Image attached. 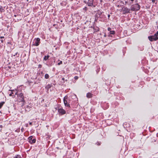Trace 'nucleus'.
<instances>
[{
  "mask_svg": "<svg viewBox=\"0 0 158 158\" xmlns=\"http://www.w3.org/2000/svg\"><path fill=\"white\" fill-rule=\"evenodd\" d=\"M18 100L19 102H21V106H23L25 102L24 101V96L22 93H21L18 95Z\"/></svg>",
  "mask_w": 158,
  "mask_h": 158,
  "instance_id": "nucleus-1",
  "label": "nucleus"
},
{
  "mask_svg": "<svg viewBox=\"0 0 158 158\" xmlns=\"http://www.w3.org/2000/svg\"><path fill=\"white\" fill-rule=\"evenodd\" d=\"M140 6L138 3L132 5L131 6V10L132 11H138L139 10Z\"/></svg>",
  "mask_w": 158,
  "mask_h": 158,
  "instance_id": "nucleus-2",
  "label": "nucleus"
},
{
  "mask_svg": "<svg viewBox=\"0 0 158 158\" xmlns=\"http://www.w3.org/2000/svg\"><path fill=\"white\" fill-rule=\"evenodd\" d=\"M70 100L68 98L67 96H65L63 99V101L64 105L65 106L70 107V105L69 104Z\"/></svg>",
  "mask_w": 158,
  "mask_h": 158,
  "instance_id": "nucleus-3",
  "label": "nucleus"
},
{
  "mask_svg": "<svg viewBox=\"0 0 158 158\" xmlns=\"http://www.w3.org/2000/svg\"><path fill=\"white\" fill-rule=\"evenodd\" d=\"M148 38L151 41H156L158 39V34L156 33L153 35L148 36Z\"/></svg>",
  "mask_w": 158,
  "mask_h": 158,
  "instance_id": "nucleus-4",
  "label": "nucleus"
},
{
  "mask_svg": "<svg viewBox=\"0 0 158 158\" xmlns=\"http://www.w3.org/2000/svg\"><path fill=\"white\" fill-rule=\"evenodd\" d=\"M33 43V45L38 46L39 45L40 43V39L38 38L35 39L34 40Z\"/></svg>",
  "mask_w": 158,
  "mask_h": 158,
  "instance_id": "nucleus-5",
  "label": "nucleus"
},
{
  "mask_svg": "<svg viewBox=\"0 0 158 158\" xmlns=\"http://www.w3.org/2000/svg\"><path fill=\"white\" fill-rule=\"evenodd\" d=\"M130 9L127 8V7H123L122 8V12L123 14L130 13Z\"/></svg>",
  "mask_w": 158,
  "mask_h": 158,
  "instance_id": "nucleus-6",
  "label": "nucleus"
},
{
  "mask_svg": "<svg viewBox=\"0 0 158 158\" xmlns=\"http://www.w3.org/2000/svg\"><path fill=\"white\" fill-rule=\"evenodd\" d=\"M32 106V105L31 104H29L28 105H27L25 107V110L26 111H29L30 110H31Z\"/></svg>",
  "mask_w": 158,
  "mask_h": 158,
  "instance_id": "nucleus-7",
  "label": "nucleus"
},
{
  "mask_svg": "<svg viewBox=\"0 0 158 158\" xmlns=\"http://www.w3.org/2000/svg\"><path fill=\"white\" fill-rule=\"evenodd\" d=\"M32 138L33 137L32 136H30L28 138L29 142L31 144L35 143L36 140V139H32Z\"/></svg>",
  "mask_w": 158,
  "mask_h": 158,
  "instance_id": "nucleus-8",
  "label": "nucleus"
},
{
  "mask_svg": "<svg viewBox=\"0 0 158 158\" xmlns=\"http://www.w3.org/2000/svg\"><path fill=\"white\" fill-rule=\"evenodd\" d=\"M58 112L59 114L63 115L65 113V111L62 108H59L58 109Z\"/></svg>",
  "mask_w": 158,
  "mask_h": 158,
  "instance_id": "nucleus-9",
  "label": "nucleus"
},
{
  "mask_svg": "<svg viewBox=\"0 0 158 158\" xmlns=\"http://www.w3.org/2000/svg\"><path fill=\"white\" fill-rule=\"evenodd\" d=\"M101 16V14L99 13H97L95 15V20H98L100 19Z\"/></svg>",
  "mask_w": 158,
  "mask_h": 158,
  "instance_id": "nucleus-10",
  "label": "nucleus"
},
{
  "mask_svg": "<svg viewBox=\"0 0 158 158\" xmlns=\"http://www.w3.org/2000/svg\"><path fill=\"white\" fill-rule=\"evenodd\" d=\"M94 0H88L87 2L88 6H92L93 4Z\"/></svg>",
  "mask_w": 158,
  "mask_h": 158,
  "instance_id": "nucleus-11",
  "label": "nucleus"
},
{
  "mask_svg": "<svg viewBox=\"0 0 158 158\" xmlns=\"http://www.w3.org/2000/svg\"><path fill=\"white\" fill-rule=\"evenodd\" d=\"M6 6L3 7L0 6V11L1 13L5 11V9Z\"/></svg>",
  "mask_w": 158,
  "mask_h": 158,
  "instance_id": "nucleus-12",
  "label": "nucleus"
},
{
  "mask_svg": "<svg viewBox=\"0 0 158 158\" xmlns=\"http://www.w3.org/2000/svg\"><path fill=\"white\" fill-rule=\"evenodd\" d=\"M93 96V94L90 93H88L86 94V97L87 98H92Z\"/></svg>",
  "mask_w": 158,
  "mask_h": 158,
  "instance_id": "nucleus-13",
  "label": "nucleus"
},
{
  "mask_svg": "<svg viewBox=\"0 0 158 158\" xmlns=\"http://www.w3.org/2000/svg\"><path fill=\"white\" fill-rule=\"evenodd\" d=\"M93 29L94 30V32H96L99 31V29L97 27H94Z\"/></svg>",
  "mask_w": 158,
  "mask_h": 158,
  "instance_id": "nucleus-14",
  "label": "nucleus"
},
{
  "mask_svg": "<svg viewBox=\"0 0 158 158\" xmlns=\"http://www.w3.org/2000/svg\"><path fill=\"white\" fill-rule=\"evenodd\" d=\"M49 57V55H48L47 56H45L44 58V60L45 61L47 60L48 59Z\"/></svg>",
  "mask_w": 158,
  "mask_h": 158,
  "instance_id": "nucleus-15",
  "label": "nucleus"
},
{
  "mask_svg": "<svg viewBox=\"0 0 158 158\" xmlns=\"http://www.w3.org/2000/svg\"><path fill=\"white\" fill-rule=\"evenodd\" d=\"M52 85L50 84H48L46 87L45 88L47 89H48L52 87Z\"/></svg>",
  "mask_w": 158,
  "mask_h": 158,
  "instance_id": "nucleus-16",
  "label": "nucleus"
},
{
  "mask_svg": "<svg viewBox=\"0 0 158 158\" xmlns=\"http://www.w3.org/2000/svg\"><path fill=\"white\" fill-rule=\"evenodd\" d=\"M5 103V102H2L1 103H0V109L1 108L3 104Z\"/></svg>",
  "mask_w": 158,
  "mask_h": 158,
  "instance_id": "nucleus-17",
  "label": "nucleus"
},
{
  "mask_svg": "<svg viewBox=\"0 0 158 158\" xmlns=\"http://www.w3.org/2000/svg\"><path fill=\"white\" fill-rule=\"evenodd\" d=\"M49 76L48 74H45L44 77L45 79H47L49 78Z\"/></svg>",
  "mask_w": 158,
  "mask_h": 158,
  "instance_id": "nucleus-18",
  "label": "nucleus"
},
{
  "mask_svg": "<svg viewBox=\"0 0 158 158\" xmlns=\"http://www.w3.org/2000/svg\"><path fill=\"white\" fill-rule=\"evenodd\" d=\"M14 158H21V157L20 155H18L15 156Z\"/></svg>",
  "mask_w": 158,
  "mask_h": 158,
  "instance_id": "nucleus-19",
  "label": "nucleus"
},
{
  "mask_svg": "<svg viewBox=\"0 0 158 158\" xmlns=\"http://www.w3.org/2000/svg\"><path fill=\"white\" fill-rule=\"evenodd\" d=\"M110 34H114V33H115V31H110Z\"/></svg>",
  "mask_w": 158,
  "mask_h": 158,
  "instance_id": "nucleus-20",
  "label": "nucleus"
},
{
  "mask_svg": "<svg viewBox=\"0 0 158 158\" xmlns=\"http://www.w3.org/2000/svg\"><path fill=\"white\" fill-rule=\"evenodd\" d=\"M62 64V61H60V62L58 63V65H60Z\"/></svg>",
  "mask_w": 158,
  "mask_h": 158,
  "instance_id": "nucleus-21",
  "label": "nucleus"
},
{
  "mask_svg": "<svg viewBox=\"0 0 158 158\" xmlns=\"http://www.w3.org/2000/svg\"><path fill=\"white\" fill-rule=\"evenodd\" d=\"M128 0L129 1V2H130V1H131V2H130V3L131 4L134 1V0Z\"/></svg>",
  "mask_w": 158,
  "mask_h": 158,
  "instance_id": "nucleus-22",
  "label": "nucleus"
},
{
  "mask_svg": "<svg viewBox=\"0 0 158 158\" xmlns=\"http://www.w3.org/2000/svg\"><path fill=\"white\" fill-rule=\"evenodd\" d=\"M74 78L75 79V80H77L78 78V77L77 76H75L74 77Z\"/></svg>",
  "mask_w": 158,
  "mask_h": 158,
  "instance_id": "nucleus-23",
  "label": "nucleus"
},
{
  "mask_svg": "<svg viewBox=\"0 0 158 158\" xmlns=\"http://www.w3.org/2000/svg\"><path fill=\"white\" fill-rule=\"evenodd\" d=\"M21 131L22 132H23L24 131V129L23 127H22L21 129Z\"/></svg>",
  "mask_w": 158,
  "mask_h": 158,
  "instance_id": "nucleus-24",
  "label": "nucleus"
},
{
  "mask_svg": "<svg viewBox=\"0 0 158 158\" xmlns=\"http://www.w3.org/2000/svg\"><path fill=\"white\" fill-rule=\"evenodd\" d=\"M111 28L110 27H108V31H111Z\"/></svg>",
  "mask_w": 158,
  "mask_h": 158,
  "instance_id": "nucleus-25",
  "label": "nucleus"
},
{
  "mask_svg": "<svg viewBox=\"0 0 158 158\" xmlns=\"http://www.w3.org/2000/svg\"><path fill=\"white\" fill-rule=\"evenodd\" d=\"M13 94V93L11 92V93L9 94L10 96H11L12 95V94Z\"/></svg>",
  "mask_w": 158,
  "mask_h": 158,
  "instance_id": "nucleus-26",
  "label": "nucleus"
},
{
  "mask_svg": "<svg viewBox=\"0 0 158 158\" xmlns=\"http://www.w3.org/2000/svg\"><path fill=\"white\" fill-rule=\"evenodd\" d=\"M0 38L1 39L4 38V37L3 36H0Z\"/></svg>",
  "mask_w": 158,
  "mask_h": 158,
  "instance_id": "nucleus-27",
  "label": "nucleus"
},
{
  "mask_svg": "<svg viewBox=\"0 0 158 158\" xmlns=\"http://www.w3.org/2000/svg\"><path fill=\"white\" fill-rule=\"evenodd\" d=\"M129 2V1L128 0H127V1H126V2H125V3H127V2Z\"/></svg>",
  "mask_w": 158,
  "mask_h": 158,
  "instance_id": "nucleus-28",
  "label": "nucleus"
},
{
  "mask_svg": "<svg viewBox=\"0 0 158 158\" xmlns=\"http://www.w3.org/2000/svg\"><path fill=\"white\" fill-rule=\"evenodd\" d=\"M110 15H108V19H109V18L110 17Z\"/></svg>",
  "mask_w": 158,
  "mask_h": 158,
  "instance_id": "nucleus-29",
  "label": "nucleus"
},
{
  "mask_svg": "<svg viewBox=\"0 0 158 158\" xmlns=\"http://www.w3.org/2000/svg\"><path fill=\"white\" fill-rule=\"evenodd\" d=\"M1 42L2 43L3 42V40H1Z\"/></svg>",
  "mask_w": 158,
  "mask_h": 158,
  "instance_id": "nucleus-30",
  "label": "nucleus"
},
{
  "mask_svg": "<svg viewBox=\"0 0 158 158\" xmlns=\"http://www.w3.org/2000/svg\"><path fill=\"white\" fill-rule=\"evenodd\" d=\"M32 122H30L29 124L31 125H32Z\"/></svg>",
  "mask_w": 158,
  "mask_h": 158,
  "instance_id": "nucleus-31",
  "label": "nucleus"
},
{
  "mask_svg": "<svg viewBox=\"0 0 158 158\" xmlns=\"http://www.w3.org/2000/svg\"><path fill=\"white\" fill-rule=\"evenodd\" d=\"M2 125H0V127L2 128Z\"/></svg>",
  "mask_w": 158,
  "mask_h": 158,
  "instance_id": "nucleus-32",
  "label": "nucleus"
},
{
  "mask_svg": "<svg viewBox=\"0 0 158 158\" xmlns=\"http://www.w3.org/2000/svg\"><path fill=\"white\" fill-rule=\"evenodd\" d=\"M62 79L63 80H64V78L63 77V78H62Z\"/></svg>",
  "mask_w": 158,
  "mask_h": 158,
  "instance_id": "nucleus-33",
  "label": "nucleus"
},
{
  "mask_svg": "<svg viewBox=\"0 0 158 158\" xmlns=\"http://www.w3.org/2000/svg\"><path fill=\"white\" fill-rule=\"evenodd\" d=\"M26 127H28V124H26Z\"/></svg>",
  "mask_w": 158,
  "mask_h": 158,
  "instance_id": "nucleus-34",
  "label": "nucleus"
},
{
  "mask_svg": "<svg viewBox=\"0 0 158 158\" xmlns=\"http://www.w3.org/2000/svg\"><path fill=\"white\" fill-rule=\"evenodd\" d=\"M98 145H100V143L98 142Z\"/></svg>",
  "mask_w": 158,
  "mask_h": 158,
  "instance_id": "nucleus-35",
  "label": "nucleus"
},
{
  "mask_svg": "<svg viewBox=\"0 0 158 158\" xmlns=\"http://www.w3.org/2000/svg\"><path fill=\"white\" fill-rule=\"evenodd\" d=\"M17 54V52L14 55V56H15V55H16Z\"/></svg>",
  "mask_w": 158,
  "mask_h": 158,
  "instance_id": "nucleus-36",
  "label": "nucleus"
},
{
  "mask_svg": "<svg viewBox=\"0 0 158 158\" xmlns=\"http://www.w3.org/2000/svg\"><path fill=\"white\" fill-rule=\"evenodd\" d=\"M16 15H14V16L15 17H16Z\"/></svg>",
  "mask_w": 158,
  "mask_h": 158,
  "instance_id": "nucleus-37",
  "label": "nucleus"
},
{
  "mask_svg": "<svg viewBox=\"0 0 158 158\" xmlns=\"http://www.w3.org/2000/svg\"><path fill=\"white\" fill-rule=\"evenodd\" d=\"M61 22H62V20H61V21H60Z\"/></svg>",
  "mask_w": 158,
  "mask_h": 158,
  "instance_id": "nucleus-38",
  "label": "nucleus"
},
{
  "mask_svg": "<svg viewBox=\"0 0 158 158\" xmlns=\"http://www.w3.org/2000/svg\"><path fill=\"white\" fill-rule=\"evenodd\" d=\"M17 93H15V94H16Z\"/></svg>",
  "mask_w": 158,
  "mask_h": 158,
  "instance_id": "nucleus-39",
  "label": "nucleus"
}]
</instances>
